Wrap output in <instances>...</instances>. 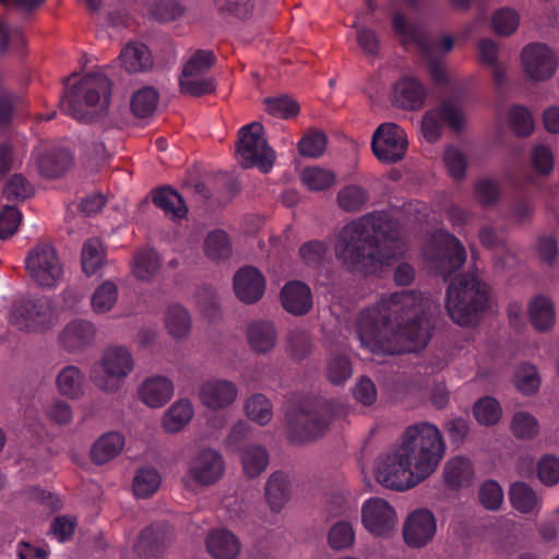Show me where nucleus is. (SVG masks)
Instances as JSON below:
<instances>
[{"mask_svg":"<svg viewBox=\"0 0 559 559\" xmlns=\"http://www.w3.org/2000/svg\"><path fill=\"white\" fill-rule=\"evenodd\" d=\"M56 382L62 395L74 399L80 396L83 392L84 374L75 366H66L58 373Z\"/></svg>","mask_w":559,"mask_h":559,"instance_id":"obj_35","label":"nucleus"},{"mask_svg":"<svg viewBox=\"0 0 559 559\" xmlns=\"http://www.w3.org/2000/svg\"><path fill=\"white\" fill-rule=\"evenodd\" d=\"M118 298L117 286L111 282L103 283L92 296V307L95 312L104 313L109 311Z\"/></svg>","mask_w":559,"mask_h":559,"instance_id":"obj_52","label":"nucleus"},{"mask_svg":"<svg viewBox=\"0 0 559 559\" xmlns=\"http://www.w3.org/2000/svg\"><path fill=\"white\" fill-rule=\"evenodd\" d=\"M204 251L214 261L226 260L231 254V243L228 235L221 229L209 233L204 241Z\"/></svg>","mask_w":559,"mask_h":559,"instance_id":"obj_37","label":"nucleus"},{"mask_svg":"<svg viewBox=\"0 0 559 559\" xmlns=\"http://www.w3.org/2000/svg\"><path fill=\"white\" fill-rule=\"evenodd\" d=\"M111 82L100 72L88 73L73 84L61 98V110L82 123H91L107 109Z\"/></svg>","mask_w":559,"mask_h":559,"instance_id":"obj_4","label":"nucleus"},{"mask_svg":"<svg viewBox=\"0 0 559 559\" xmlns=\"http://www.w3.org/2000/svg\"><path fill=\"white\" fill-rule=\"evenodd\" d=\"M443 162L453 178L461 179L465 176L467 162L459 148L448 146L443 154Z\"/></svg>","mask_w":559,"mask_h":559,"instance_id":"obj_64","label":"nucleus"},{"mask_svg":"<svg viewBox=\"0 0 559 559\" xmlns=\"http://www.w3.org/2000/svg\"><path fill=\"white\" fill-rule=\"evenodd\" d=\"M344 413V406L336 400L317 397L306 401L286 414L287 439L293 444H302L321 437L331 420Z\"/></svg>","mask_w":559,"mask_h":559,"instance_id":"obj_5","label":"nucleus"},{"mask_svg":"<svg viewBox=\"0 0 559 559\" xmlns=\"http://www.w3.org/2000/svg\"><path fill=\"white\" fill-rule=\"evenodd\" d=\"M124 447V438L118 432H107L99 437L92 450V461L97 465H103L116 457Z\"/></svg>","mask_w":559,"mask_h":559,"instance_id":"obj_28","label":"nucleus"},{"mask_svg":"<svg viewBox=\"0 0 559 559\" xmlns=\"http://www.w3.org/2000/svg\"><path fill=\"white\" fill-rule=\"evenodd\" d=\"M180 92L192 97H200L215 91V80L209 74H187L179 76Z\"/></svg>","mask_w":559,"mask_h":559,"instance_id":"obj_32","label":"nucleus"},{"mask_svg":"<svg viewBox=\"0 0 559 559\" xmlns=\"http://www.w3.org/2000/svg\"><path fill=\"white\" fill-rule=\"evenodd\" d=\"M95 336L94 325L85 320H73L62 330L59 341L68 352L80 350L88 346Z\"/></svg>","mask_w":559,"mask_h":559,"instance_id":"obj_21","label":"nucleus"},{"mask_svg":"<svg viewBox=\"0 0 559 559\" xmlns=\"http://www.w3.org/2000/svg\"><path fill=\"white\" fill-rule=\"evenodd\" d=\"M438 242V248L429 255L430 266L448 281L465 263L466 250L462 242L449 233L440 234Z\"/></svg>","mask_w":559,"mask_h":559,"instance_id":"obj_9","label":"nucleus"},{"mask_svg":"<svg viewBox=\"0 0 559 559\" xmlns=\"http://www.w3.org/2000/svg\"><path fill=\"white\" fill-rule=\"evenodd\" d=\"M489 305V287L474 273L457 275L447 288L445 308L451 319L460 325L478 321Z\"/></svg>","mask_w":559,"mask_h":559,"instance_id":"obj_6","label":"nucleus"},{"mask_svg":"<svg viewBox=\"0 0 559 559\" xmlns=\"http://www.w3.org/2000/svg\"><path fill=\"white\" fill-rule=\"evenodd\" d=\"M408 141L405 131L395 123L380 124L372 135L371 148L385 164H395L406 154Z\"/></svg>","mask_w":559,"mask_h":559,"instance_id":"obj_8","label":"nucleus"},{"mask_svg":"<svg viewBox=\"0 0 559 559\" xmlns=\"http://www.w3.org/2000/svg\"><path fill=\"white\" fill-rule=\"evenodd\" d=\"M426 96V87L416 78L405 75L393 85L392 103L402 109H419L424 105Z\"/></svg>","mask_w":559,"mask_h":559,"instance_id":"obj_17","label":"nucleus"},{"mask_svg":"<svg viewBox=\"0 0 559 559\" xmlns=\"http://www.w3.org/2000/svg\"><path fill=\"white\" fill-rule=\"evenodd\" d=\"M302 183L311 191H323L335 183L334 173L320 168L307 167L301 173Z\"/></svg>","mask_w":559,"mask_h":559,"instance_id":"obj_47","label":"nucleus"},{"mask_svg":"<svg viewBox=\"0 0 559 559\" xmlns=\"http://www.w3.org/2000/svg\"><path fill=\"white\" fill-rule=\"evenodd\" d=\"M535 212L533 194L524 192L516 194L509 209V218L516 224L528 223Z\"/></svg>","mask_w":559,"mask_h":559,"instance_id":"obj_46","label":"nucleus"},{"mask_svg":"<svg viewBox=\"0 0 559 559\" xmlns=\"http://www.w3.org/2000/svg\"><path fill=\"white\" fill-rule=\"evenodd\" d=\"M245 409L247 416L261 426L266 425L273 416L271 402L261 393L251 395L245 404Z\"/></svg>","mask_w":559,"mask_h":559,"instance_id":"obj_43","label":"nucleus"},{"mask_svg":"<svg viewBox=\"0 0 559 559\" xmlns=\"http://www.w3.org/2000/svg\"><path fill=\"white\" fill-rule=\"evenodd\" d=\"M432 308L431 300L416 290L383 295L359 312L357 337L373 354L420 350L431 337Z\"/></svg>","mask_w":559,"mask_h":559,"instance_id":"obj_1","label":"nucleus"},{"mask_svg":"<svg viewBox=\"0 0 559 559\" xmlns=\"http://www.w3.org/2000/svg\"><path fill=\"white\" fill-rule=\"evenodd\" d=\"M193 407L189 400H179L166 412L163 426L168 432H178L192 418Z\"/></svg>","mask_w":559,"mask_h":559,"instance_id":"obj_34","label":"nucleus"},{"mask_svg":"<svg viewBox=\"0 0 559 559\" xmlns=\"http://www.w3.org/2000/svg\"><path fill=\"white\" fill-rule=\"evenodd\" d=\"M234 290L242 302L254 304L264 294V276L254 266H243L234 276Z\"/></svg>","mask_w":559,"mask_h":559,"instance_id":"obj_15","label":"nucleus"},{"mask_svg":"<svg viewBox=\"0 0 559 559\" xmlns=\"http://www.w3.org/2000/svg\"><path fill=\"white\" fill-rule=\"evenodd\" d=\"M206 548L214 559H235L240 552L238 537L228 530H213L206 538Z\"/></svg>","mask_w":559,"mask_h":559,"instance_id":"obj_22","label":"nucleus"},{"mask_svg":"<svg viewBox=\"0 0 559 559\" xmlns=\"http://www.w3.org/2000/svg\"><path fill=\"white\" fill-rule=\"evenodd\" d=\"M287 347L296 360L305 359L311 352L310 335L304 330H292L287 336Z\"/></svg>","mask_w":559,"mask_h":559,"instance_id":"obj_57","label":"nucleus"},{"mask_svg":"<svg viewBox=\"0 0 559 559\" xmlns=\"http://www.w3.org/2000/svg\"><path fill=\"white\" fill-rule=\"evenodd\" d=\"M392 29L402 44L414 43L423 45L424 36L420 27L409 22L404 14L397 12L392 17Z\"/></svg>","mask_w":559,"mask_h":559,"instance_id":"obj_45","label":"nucleus"},{"mask_svg":"<svg viewBox=\"0 0 559 559\" xmlns=\"http://www.w3.org/2000/svg\"><path fill=\"white\" fill-rule=\"evenodd\" d=\"M160 475L153 467H142L138 469L133 479V491L139 498L152 496L160 486Z\"/></svg>","mask_w":559,"mask_h":559,"instance_id":"obj_41","label":"nucleus"},{"mask_svg":"<svg viewBox=\"0 0 559 559\" xmlns=\"http://www.w3.org/2000/svg\"><path fill=\"white\" fill-rule=\"evenodd\" d=\"M328 539L333 549L341 550L354 543L355 533L350 524L340 521L331 527Z\"/></svg>","mask_w":559,"mask_h":559,"instance_id":"obj_58","label":"nucleus"},{"mask_svg":"<svg viewBox=\"0 0 559 559\" xmlns=\"http://www.w3.org/2000/svg\"><path fill=\"white\" fill-rule=\"evenodd\" d=\"M238 390L234 382L223 379H211L203 382L199 390L201 403L211 409H221L230 405Z\"/></svg>","mask_w":559,"mask_h":559,"instance_id":"obj_16","label":"nucleus"},{"mask_svg":"<svg viewBox=\"0 0 559 559\" xmlns=\"http://www.w3.org/2000/svg\"><path fill=\"white\" fill-rule=\"evenodd\" d=\"M241 463L245 474L254 478L267 467L269 453L262 445L250 444L241 452Z\"/></svg>","mask_w":559,"mask_h":559,"instance_id":"obj_33","label":"nucleus"},{"mask_svg":"<svg viewBox=\"0 0 559 559\" xmlns=\"http://www.w3.org/2000/svg\"><path fill=\"white\" fill-rule=\"evenodd\" d=\"M516 388L526 395L534 394L539 385L540 380L536 367L524 364L516 371Z\"/></svg>","mask_w":559,"mask_h":559,"instance_id":"obj_59","label":"nucleus"},{"mask_svg":"<svg viewBox=\"0 0 559 559\" xmlns=\"http://www.w3.org/2000/svg\"><path fill=\"white\" fill-rule=\"evenodd\" d=\"M522 61L526 75L533 81H546L557 70V58L545 44L534 43L522 50Z\"/></svg>","mask_w":559,"mask_h":559,"instance_id":"obj_11","label":"nucleus"},{"mask_svg":"<svg viewBox=\"0 0 559 559\" xmlns=\"http://www.w3.org/2000/svg\"><path fill=\"white\" fill-rule=\"evenodd\" d=\"M400 224L388 212H373L344 226L335 254L353 272L374 274L395 258Z\"/></svg>","mask_w":559,"mask_h":559,"instance_id":"obj_3","label":"nucleus"},{"mask_svg":"<svg viewBox=\"0 0 559 559\" xmlns=\"http://www.w3.org/2000/svg\"><path fill=\"white\" fill-rule=\"evenodd\" d=\"M513 508L521 513H531L538 504L536 492L525 483H514L509 491Z\"/></svg>","mask_w":559,"mask_h":559,"instance_id":"obj_39","label":"nucleus"},{"mask_svg":"<svg viewBox=\"0 0 559 559\" xmlns=\"http://www.w3.org/2000/svg\"><path fill=\"white\" fill-rule=\"evenodd\" d=\"M353 373L350 359L347 355H332L328 361V379L333 384L345 383Z\"/></svg>","mask_w":559,"mask_h":559,"instance_id":"obj_50","label":"nucleus"},{"mask_svg":"<svg viewBox=\"0 0 559 559\" xmlns=\"http://www.w3.org/2000/svg\"><path fill=\"white\" fill-rule=\"evenodd\" d=\"M283 308L294 316L307 314L313 305L310 287L300 281H290L281 290Z\"/></svg>","mask_w":559,"mask_h":559,"instance_id":"obj_20","label":"nucleus"},{"mask_svg":"<svg viewBox=\"0 0 559 559\" xmlns=\"http://www.w3.org/2000/svg\"><path fill=\"white\" fill-rule=\"evenodd\" d=\"M248 342L257 353H266L272 349L276 342L274 325L267 321H257L248 328Z\"/></svg>","mask_w":559,"mask_h":559,"instance_id":"obj_31","label":"nucleus"},{"mask_svg":"<svg viewBox=\"0 0 559 559\" xmlns=\"http://www.w3.org/2000/svg\"><path fill=\"white\" fill-rule=\"evenodd\" d=\"M290 497V481L284 472H274L265 485V499L273 512H280Z\"/></svg>","mask_w":559,"mask_h":559,"instance_id":"obj_25","label":"nucleus"},{"mask_svg":"<svg viewBox=\"0 0 559 559\" xmlns=\"http://www.w3.org/2000/svg\"><path fill=\"white\" fill-rule=\"evenodd\" d=\"M158 103V93L155 88L146 86L136 91L130 102L131 110L138 118L152 116Z\"/></svg>","mask_w":559,"mask_h":559,"instance_id":"obj_38","label":"nucleus"},{"mask_svg":"<svg viewBox=\"0 0 559 559\" xmlns=\"http://www.w3.org/2000/svg\"><path fill=\"white\" fill-rule=\"evenodd\" d=\"M237 154L243 168L257 167L262 173H269L274 164L275 152L267 145L261 123L251 122L239 130Z\"/></svg>","mask_w":559,"mask_h":559,"instance_id":"obj_7","label":"nucleus"},{"mask_svg":"<svg viewBox=\"0 0 559 559\" xmlns=\"http://www.w3.org/2000/svg\"><path fill=\"white\" fill-rule=\"evenodd\" d=\"M361 521L366 530L377 536L389 535L396 524L394 509L381 498H370L362 504Z\"/></svg>","mask_w":559,"mask_h":559,"instance_id":"obj_12","label":"nucleus"},{"mask_svg":"<svg viewBox=\"0 0 559 559\" xmlns=\"http://www.w3.org/2000/svg\"><path fill=\"white\" fill-rule=\"evenodd\" d=\"M160 263L155 250L142 248L133 258V274L141 281H150L159 270Z\"/></svg>","mask_w":559,"mask_h":559,"instance_id":"obj_36","label":"nucleus"},{"mask_svg":"<svg viewBox=\"0 0 559 559\" xmlns=\"http://www.w3.org/2000/svg\"><path fill=\"white\" fill-rule=\"evenodd\" d=\"M445 452V443L437 426L417 423L406 428L401 444L382 456L377 480L386 488L406 490L429 477Z\"/></svg>","mask_w":559,"mask_h":559,"instance_id":"obj_2","label":"nucleus"},{"mask_svg":"<svg viewBox=\"0 0 559 559\" xmlns=\"http://www.w3.org/2000/svg\"><path fill=\"white\" fill-rule=\"evenodd\" d=\"M169 544L170 527L163 523H155L142 530L135 549L139 556L152 558L163 555Z\"/></svg>","mask_w":559,"mask_h":559,"instance_id":"obj_19","label":"nucleus"},{"mask_svg":"<svg viewBox=\"0 0 559 559\" xmlns=\"http://www.w3.org/2000/svg\"><path fill=\"white\" fill-rule=\"evenodd\" d=\"M479 500L486 509L498 510L503 501V490L496 480H486L479 488Z\"/></svg>","mask_w":559,"mask_h":559,"instance_id":"obj_62","label":"nucleus"},{"mask_svg":"<svg viewBox=\"0 0 559 559\" xmlns=\"http://www.w3.org/2000/svg\"><path fill=\"white\" fill-rule=\"evenodd\" d=\"M266 111L277 118L289 119L299 114L300 107L289 96L267 97L264 100Z\"/></svg>","mask_w":559,"mask_h":559,"instance_id":"obj_51","label":"nucleus"},{"mask_svg":"<svg viewBox=\"0 0 559 559\" xmlns=\"http://www.w3.org/2000/svg\"><path fill=\"white\" fill-rule=\"evenodd\" d=\"M152 201L165 214H170L174 218H182L188 212L181 194L170 187L159 188L154 191Z\"/></svg>","mask_w":559,"mask_h":559,"instance_id":"obj_30","label":"nucleus"},{"mask_svg":"<svg viewBox=\"0 0 559 559\" xmlns=\"http://www.w3.org/2000/svg\"><path fill=\"white\" fill-rule=\"evenodd\" d=\"M473 413L480 425L491 426L499 421L501 407L496 399L485 396L475 403Z\"/></svg>","mask_w":559,"mask_h":559,"instance_id":"obj_49","label":"nucleus"},{"mask_svg":"<svg viewBox=\"0 0 559 559\" xmlns=\"http://www.w3.org/2000/svg\"><path fill=\"white\" fill-rule=\"evenodd\" d=\"M530 320L533 326L539 331L545 332L551 329L555 324L556 314L551 300L544 296H536L528 307Z\"/></svg>","mask_w":559,"mask_h":559,"instance_id":"obj_29","label":"nucleus"},{"mask_svg":"<svg viewBox=\"0 0 559 559\" xmlns=\"http://www.w3.org/2000/svg\"><path fill=\"white\" fill-rule=\"evenodd\" d=\"M102 368L106 378L94 377L96 385L104 391H115L118 389L119 381L124 379L133 369V359L124 347H109L102 358Z\"/></svg>","mask_w":559,"mask_h":559,"instance_id":"obj_10","label":"nucleus"},{"mask_svg":"<svg viewBox=\"0 0 559 559\" xmlns=\"http://www.w3.org/2000/svg\"><path fill=\"white\" fill-rule=\"evenodd\" d=\"M512 431L519 439H533L539 431L537 419L526 412H518L512 419Z\"/></svg>","mask_w":559,"mask_h":559,"instance_id":"obj_54","label":"nucleus"},{"mask_svg":"<svg viewBox=\"0 0 559 559\" xmlns=\"http://www.w3.org/2000/svg\"><path fill=\"white\" fill-rule=\"evenodd\" d=\"M474 195L481 206L487 207L499 201L501 191L493 179L481 178L474 186Z\"/></svg>","mask_w":559,"mask_h":559,"instance_id":"obj_53","label":"nucleus"},{"mask_svg":"<svg viewBox=\"0 0 559 559\" xmlns=\"http://www.w3.org/2000/svg\"><path fill=\"white\" fill-rule=\"evenodd\" d=\"M173 393V382L163 376L146 379L139 389L140 399L150 407H162Z\"/></svg>","mask_w":559,"mask_h":559,"instance_id":"obj_23","label":"nucleus"},{"mask_svg":"<svg viewBox=\"0 0 559 559\" xmlns=\"http://www.w3.org/2000/svg\"><path fill=\"white\" fill-rule=\"evenodd\" d=\"M104 260V250L102 242L97 238H91L85 241L82 248V269L87 276L94 275L102 266Z\"/></svg>","mask_w":559,"mask_h":559,"instance_id":"obj_44","label":"nucleus"},{"mask_svg":"<svg viewBox=\"0 0 559 559\" xmlns=\"http://www.w3.org/2000/svg\"><path fill=\"white\" fill-rule=\"evenodd\" d=\"M443 477L447 486L451 489L468 487L474 477L473 464L468 459L455 456L447 462Z\"/></svg>","mask_w":559,"mask_h":559,"instance_id":"obj_26","label":"nucleus"},{"mask_svg":"<svg viewBox=\"0 0 559 559\" xmlns=\"http://www.w3.org/2000/svg\"><path fill=\"white\" fill-rule=\"evenodd\" d=\"M326 246L320 240H310L299 249L301 260L311 267H319L325 257Z\"/></svg>","mask_w":559,"mask_h":559,"instance_id":"obj_63","label":"nucleus"},{"mask_svg":"<svg viewBox=\"0 0 559 559\" xmlns=\"http://www.w3.org/2000/svg\"><path fill=\"white\" fill-rule=\"evenodd\" d=\"M223 456L213 449L201 450L190 462L188 476L200 486H210L219 480L224 474Z\"/></svg>","mask_w":559,"mask_h":559,"instance_id":"obj_13","label":"nucleus"},{"mask_svg":"<svg viewBox=\"0 0 559 559\" xmlns=\"http://www.w3.org/2000/svg\"><path fill=\"white\" fill-rule=\"evenodd\" d=\"M216 57L211 50L199 49L194 51L185 63L181 73L207 74L215 64Z\"/></svg>","mask_w":559,"mask_h":559,"instance_id":"obj_55","label":"nucleus"},{"mask_svg":"<svg viewBox=\"0 0 559 559\" xmlns=\"http://www.w3.org/2000/svg\"><path fill=\"white\" fill-rule=\"evenodd\" d=\"M326 147V136L321 131L306 133L298 143L299 153L307 157H319Z\"/></svg>","mask_w":559,"mask_h":559,"instance_id":"obj_56","label":"nucleus"},{"mask_svg":"<svg viewBox=\"0 0 559 559\" xmlns=\"http://www.w3.org/2000/svg\"><path fill=\"white\" fill-rule=\"evenodd\" d=\"M436 531L437 523L433 513L428 509H417L406 519L403 536L408 546L419 548L433 538Z\"/></svg>","mask_w":559,"mask_h":559,"instance_id":"obj_14","label":"nucleus"},{"mask_svg":"<svg viewBox=\"0 0 559 559\" xmlns=\"http://www.w3.org/2000/svg\"><path fill=\"white\" fill-rule=\"evenodd\" d=\"M492 26L499 35H511L519 26V15L509 8L500 9L492 16Z\"/></svg>","mask_w":559,"mask_h":559,"instance_id":"obj_60","label":"nucleus"},{"mask_svg":"<svg viewBox=\"0 0 559 559\" xmlns=\"http://www.w3.org/2000/svg\"><path fill=\"white\" fill-rule=\"evenodd\" d=\"M73 156L63 147H52L37 158V170L48 178H56L64 174L71 166Z\"/></svg>","mask_w":559,"mask_h":559,"instance_id":"obj_24","label":"nucleus"},{"mask_svg":"<svg viewBox=\"0 0 559 559\" xmlns=\"http://www.w3.org/2000/svg\"><path fill=\"white\" fill-rule=\"evenodd\" d=\"M165 323L171 336L182 338L187 336L190 331V314L179 305L169 306L166 312Z\"/></svg>","mask_w":559,"mask_h":559,"instance_id":"obj_40","label":"nucleus"},{"mask_svg":"<svg viewBox=\"0 0 559 559\" xmlns=\"http://www.w3.org/2000/svg\"><path fill=\"white\" fill-rule=\"evenodd\" d=\"M369 201V192L357 185H349L342 188L337 194V202L346 212H357Z\"/></svg>","mask_w":559,"mask_h":559,"instance_id":"obj_42","label":"nucleus"},{"mask_svg":"<svg viewBox=\"0 0 559 559\" xmlns=\"http://www.w3.org/2000/svg\"><path fill=\"white\" fill-rule=\"evenodd\" d=\"M508 121L510 128L518 136H528L534 130L533 117L524 106H512L508 112Z\"/></svg>","mask_w":559,"mask_h":559,"instance_id":"obj_48","label":"nucleus"},{"mask_svg":"<svg viewBox=\"0 0 559 559\" xmlns=\"http://www.w3.org/2000/svg\"><path fill=\"white\" fill-rule=\"evenodd\" d=\"M121 66L130 73L144 72L153 66V59L147 46L130 43L121 51Z\"/></svg>","mask_w":559,"mask_h":559,"instance_id":"obj_27","label":"nucleus"},{"mask_svg":"<svg viewBox=\"0 0 559 559\" xmlns=\"http://www.w3.org/2000/svg\"><path fill=\"white\" fill-rule=\"evenodd\" d=\"M63 269L55 248L37 243V286L52 288L62 280Z\"/></svg>","mask_w":559,"mask_h":559,"instance_id":"obj_18","label":"nucleus"},{"mask_svg":"<svg viewBox=\"0 0 559 559\" xmlns=\"http://www.w3.org/2000/svg\"><path fill=\"white\" fill-rule=\"evenodd\" d=\"M537 476L546 486L559 481V459L552 454L542 456L537 463Z\"/></svg>","mask_w":559,"mask_h":559,"instance_id":"obj_61","label":"nucleus"}]
</instances>
